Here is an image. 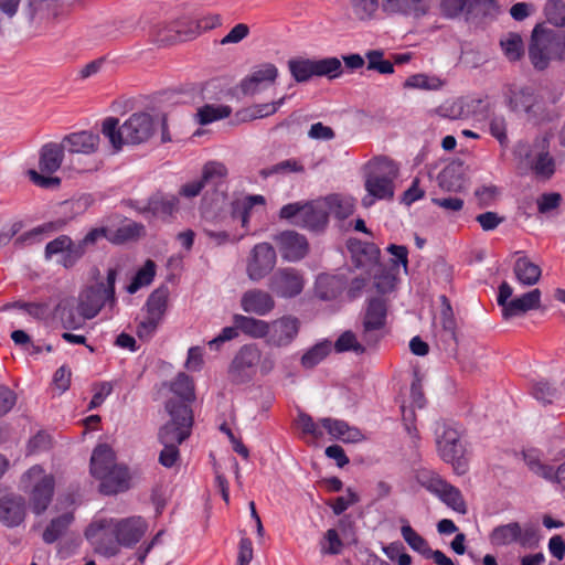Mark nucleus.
Instances as JSON below:
<instances>
[{"mask_svg":"<svg viewBox=\"0 0 565 565\" xmlns=\"http://www.w3.org/2000/svg\"><path fill=\"white\" fill-rule=\"evenodd\" d=\"M86 252L78 241H73L68 235H60L50 241L44 248L46 260L58 256L56 263L65 269H71L85 256Z\"/></svg>","mask_w":565,"mask_h":565,"instance_id":"10","label":"nucleus"},{"mask_svg":"<svg viewBox=\"0 0 565 565\" xmlns=\"http://www.w3.org/2000/svg\"><path fill=\"white\" fill-rule=\"evenodd\" d=\"M54 316L64 329H78L87 320L76 306L74 298L61 299L54 309Z\"/></svg>","mask_w":565,"mask_h":565,"instance_id":"25","label":"nucleus"},{"mask_svg":"<svg viewBox=\"0 0 565 565\" xmlns=\"http://www.w3.org/2000/svg\"><path fill=\"white\" fill-rule=\"evenodd\" d=\"M64 146L62 142H47L42 146L39 154V169L42 173L53 174L63 162Z\"/></svg>","mask_w":565,"mask_h":565,"instance_id":"26","label":"nucleus"},{"mask_svg":"<svg viewBox=\"0 0 565 565\" xmlns=\"http://www.w3.org/2000/svg\"><path fill=\"white\" fill-rule=\"evenodd\" d=\"M94 477L100 481L99 491L103 494H117L129 489L130 475L128 468L124 465L109 469L105 476L96 475Z\"/></svg>","mask_w":565,"mask_h":565,"instance_id":"21","label":"nucleus"},{"mask_svg":"<svg viewBox=\"0 0 565 565\" xmlns=\"http://www.w3.org/2000/svg\"><path fill=\"white\" fill-rule=\"evenodd\" d=\"M300 329V320L294 316H282L268 322L266 343L275 348H284L294 342Z\"/></svg>","mask_w":565,"mask_h":565,"instance_id":"15","label":"nucleus"},{"mask_svg":"<svg viewBox=\"0 0 565 565\" xmlns=\"http://www.w3.org/2000/svg\"><path fill=\"white\" fill-rule=\"evenodd\" d=\"M337 353L352 351L358 355L365 352V345L358 341L356 335L352 331H344L334 342Z\"/></svg>","mask_w":565,"mask_h":565,"instance_id":"54","label":"nucleus"},{"mask_svg":"<svg viewBox=\"0 0 565 565\" xmlns=\"http://www.w3.org/2000/svg\"><path fill=\"white\" fill-rule=\"evenodd\" d=\"M315 70L316 76L329 79L338 78L343 73L342 63L335 56L315 60Z\"/></svg>","mask_w":565,"mask_h":565,"instance_id":"44","label":"nucleus"},{"mask_svg":"<svg viewBox=\"0 0 565 565\" xmlns=\"http://www.w3.org/2000/svg\"><path fill=\"white\" fill-rule=\"evenodd\" d=\"M231 107L225 105H204L198 110V121L201 125H209L215 120L226 118L231 115Z\"/></svg>","mask_w":565,"mask_h":565,"instance_id":"51","label":"nucleus"},{"mask_svg":"<svg viewBox=\"0 0 565 565\" xmlns=\"http://www.w3.org/2000/svg\"><path fill=\"white\" fill-rule=\"evenodd\" d=\"M438 184L448 192H458L465 186L463 168L460 163L446 166L438 175Z\"/></svg>","mask_w":565,"mask_h":565,"instance_id":"32","label":"nucleus"},{"mask_svg":"<svg viewBox=\"0 0 565 565\" xmlns=\"http://www.w3.org/2000/svg\"><path fill=\"white\" fill-rule=\"evenodd\" d=\"M288 70L297 83L309 82L313 76H316L315 58H290L288 61Z\"/></svg>","mask_w":565,"mask_h":565,"instance_id":"38","label":"nucleus"},{"mask_svg":"<svg viewBox=\"0 0 565 565\" xmlns=\"http://www.w3.org/2000/svg\"><path fill=\"white\" fill-rule=\"evenodd\" d=\"M537 103V97L529 87L512 92L509 106L514 111H524L530 114Z\"/></svg>","mask_w":565,"mask_h":565,"instance_id":"41","label":"nucleus"},{"mask_svg":"<svg viewBox=\"0 0 565 565\" xmlns=\"http://www.w3.org/2000/svg\"><path fill=\"white\" fill-rule=\"evenodd\" d=\"M532 394L535 399L543 404H552L557 398V390L546 381H539L532 387Z\"/></svg>","mask_w":565,"mask_h":565,"instance_id":"61","label":"nucleus"},{"mask_svg":"<svg viewBox=\"0 0 565 565\" xmlns=\"http://www.w3.org/2000/svg\"><path fill=\"white\" fill-rule=\"evenodd\" d=\"M241 307L245 312L266 316L275 307L271 295L262 289H250L243 294Z\"/></svg>","mask_w":565,"mask_h":565,"instance_id":"23","label":"nucleus"},{"mask_svg":"<svg viewBox=\"0 0 565 565\" xmlns=\"http://www.w3.org/2000/svg\"><path fill=\"white\" fill-rule=\"evenodd\" d=\"M178 204L177 196L156 193L149 198L147 203L135 205V207L143 215L167 218L173 214Z\"/></svg>","mask_w":565,"mask_h":565,"instance_id":"22","label":"nucleus"},{"mask_svg":"<svg viewBox=\"0 0 565 565\" xmlns=\"http://www.w3.org/2000/svg\"><path fill=\"white\" fill-rule=\"evenodd\" d=\"M169 289L167 286H161L153 290L147 300V311L150 315L163 317L168 305Z\"/></svg>","mask_w":565,"mask_h":565,"instance_id":"47","label":"nucleus"},{"mask_svg":"<svg viewBox=\"0 0 565 565\" xmlns=\"http://www.w3.org/2000/svg\"><path fill=\"white\" fill-rule=\"evenodd\" d=\"M327 204L328 215L332 214L339 220H345L354 212V200L338 194L331 195L323 201Z\"/></svg>","mask_w":565,"mask_h":565,"instance_id":"39","label":"nucleus"},{"mask_svg":"<svg viewBox=\"0 0 565 565\" xmlns=\"http://www.w3.org/2000/svg\"><path fill=\"white\" fill-rule=\"evenodd\" d=\"M68 223L67 218H56L54 221H50L46 223H43L25 233L20 235L14 244L15 245H24V244H32L35 242H40L42 239V235H50L52 233L61 232L63 231Z\"/></svg>","mask_w":565,"mask_h":565,"instance_id":"30","label":"nucleus"},{"mask_svg":"<svg viewBox=\"0 0 565 565\" xmlns=\"http://www.w3.org/2000/svg\"><path fill=\"white\" fill-rule=\"evenodd\" d=\"M524 459H525V462H526L529 469L532 472H534L535 475H537L548 481L554 480L555 470L553 467L543 463L539 458H535L531 455H525Z\"/></svg>","mask_w":565,"mask_h":565,"instance_id":"62","label":"nucleus"},{"mask_svg":"<svg viewBox=\"0 0 565 565\" xmlns=\"http://www.w3.org/2000/svg\"><path fill=\"white\" fill-rule=\"evenodd\" d=\"M276 265V250L269 243L256 244L250 250L246 271L249 279L258 281L267 276Z\"/></svg>","mask_w":565,"mask_h":565,"instance_id":"14","label":"nucleus"},{"mask_svg":"<svg viewBox=\"0 0 565 565\" xmlns=\"http://www.w3.org/2000/svg\"><path fill=\"white\" fill-rule=\"evenodd\" d=\"M196 36V32L190 28L188 20L161 22L152 26L151 38L160 45H169Z\"/></svg>","mask_w":565,"mask_h":565,"instance_id":"17","label":"nucleus"},{"mask_svg":"<svg viewBox=\"0 0 565 565\" xmlns=\"http://www.w3.org/2000/svg\"><path fill=\"white\" fill-rule=\"evenodd\" d=\"M7 308H18L23 310L34 319H44L49 315V305L46 302H26V301H14L9 303Z\"/></svg>","mask_w":565,"mask_h":565,"instance_id":"60","label":"nucleus"},{"mask_svg":"<svg viewBox=\"0 0 565 565\" xmlns=\"http://www.w3.org/2000/svg\"><path fill=\"white\" fill-rule=\"evenodd\" d=\"M387 306L384 299H370L364 319L362 340L369 347H375L384 335L386 324Z\"/></svg>","mask_w":565,"mask_h":565,"instance_id":"11","label":"nucleus"},{"mask_svg":"<svg viewBox=\"0 0 565 565\" xmlns=\"http://www.w3.org/2000/svg\"><path fill=\"white\" fill-rule=\"evenodd\" d=\"M74 521L72 513H64L51 520L42 534V539L46 544H53L67 532Z\"/></svg>","mask_w":565,"mask_h":565,"instance_id":"36","label":"nucleus"},{"mask_svg":"<svg viewBox=\"0 0 565 565\" xmlns=\"http://www.w3.org/2000/svg\"><path fill=\"white\" fill-rule=\"evenodd\" d=\"M30 180L38 186L43 189H56L61 185V179L52 177L51 174L44 175L33 169L28 171Z\"/></svg>","mask_w":565,"mask_h":565,"instance_id":"63","label":"nucleus"},{"mask_svg":"<svg viewBox=\"0 0 565 565\" xmlns=\"http://www.w3.org/2000/svg\"><path fill=\"white\" fill-rule=\"evenodd\" d=\"M546 20L558 28H565V2L562 0H547L544 7Z\"/></svg>","mask_w":565,"mask_h":565,"instance_id":"55","label":"nucleus"},{"mask_svg":"<svg viewBox=\"0 0 565 565\" xmlns=\"http://www.w3.org/2000/svg\"><path fill=\"white\" fill-rule=\"evenodd\" d=\"M562 195L557 192L544 193L537 199V210L540 213L545 214L559 206Z\"/></svg>","mask_w":565,"mask_h":565,"instance_id":"64","label":"nucleus"},{"mask_svg":"<svg viewBox=\"0 0 565 565\" xmlns=\"http://www.w3.org/2000/svg\"><path fill=\"white\" fill-rule=\"evenodd\" d=\"M260 359L262 352L255 344L243 345L228 367L230 381L234 384H245L252 381Z\"/></svg>","mask_w":565,"mask_h":565,"instance_id":"12","label":"nucleus"},{"mask_svg":"<svg viewBox=\"0 0 565 565\" xmlns=\"http://www.w3.org/2000/svg\"><path fill=\"white\" fill-rule=\"evenodd\" d=\"M415 479L423 488L435 495L440 492L446 482L437 472L426 468L416 470Z\"/></svg>","mask_w":565,"mask_h":565,"instance_id":"46","label":"nucleus"},{"mask_svg":"<svg viewBox=\"0 0 565 565\" xmlns=\"http://www.w3.org/2000/svg\"><path fill=\"white\" fill-rule=\"evenodd\" d=\"M227 168L218 161H209L202 169L201 179L183 184L179 194L186 199H192L202 193L203 202L209 205H218L227 196Z\"/></svg>","mask_w":565,"mask_h":565,"instance_id":"2","label":"nucleus"},{"mask_svg":"<svg viewBox=\"0 0 565 565\" xmlns=\"http://www.w3.org/2000/svg\"><path fill=\"white\" fill-rule=\"evenodd\" d=\"M171 391L181 399L175 402H183L189 405L194 399V384L192 379L185 373H180L171 384Z\"/></svg>","mask_w":565,"mask_h":565,"instance_id":"45","label":"nucleus"},{"mask_svg":"<svg viewBox=\"0 0 565 565\" xmlns=\"http://www.w3.org/2000/svg\"><path fill=\"white\" fill-rule=\"evenodd\" d=\"M354 15L361 20L366 21L374 17L379 9V0H349Z\"/></svg>","mask_w":565,"mask_h":565,"instance_id":"56","label":"nucleus"},{"mask_svg":"<svg viewBox=\"0 0 565 565\" xmlns=\"http://www.w3.org/2000/svg\"><path fill=\"white\" fill-rule=\"evenodd\" d=\"M436 497L454 511L460 514L467 513V505L460 490L449 482H445V487H441Z\"/></svg>","mask_w":565,"mask_h":565,"instance_id":"40","label":"nucleus"},{"mask_svg":"<svg viewBox=\"0 0 565 565\" xmlns=\"http://www.w3.org/2000/svg\"><path fill=\"white\" fill-rule=\"evenodd\" d=\"M404 86L408 88L436 90L443 86V82L438 77H430L425 74H415L405 81Z\"/></svg>","mask_w":565,"mask_h":565,"instance_id":"59","label":"nucleus"},{"mask_svg":"<svg viewBox=\"0 0 565 565\" xmlns=\"http://www.w3.org/2000/svg\"><path fill=\"white\" fill-rule=\"evenodd\" d=\"M278 77V68L273 63H264L241 82V89L244 95H255L274 84Z\"/></svg>","mask_w":565,"mask_h":565,"instance_id":"18","label":"nucleus"},{"mask_svg":"<svg viewBox=\"0 0 565 565\" xmlns=\"http://www.w3.org/2000/svg\"><path fill=\"white\" fill-rule=\"evenodd\" d=\"M541 306V290L535 288L529 292L523 294L521 297L511 299L502 316L504 319L521 316L529 310L537 309Z\"/></svg>","mask_w":565,"mask_h":565,"instance_id":"27","label":"nucleus"},{"mask_svg":"<svg viewBox=\"0 0 565 565\" xmlns=\"http://www.w3.org/2000/svg\"><path fill=\"white\" fill-rule=\"evenodd\" d=\"M118 466L115 452L108 445L100 444L94 449L90 457V473L93 476H105L106 471Z\"/></svg>","mask_w":565,"mask_h":565,"instance_id":"31","label":"nucleus"},{"mask_svg":"<svg viewBox=\"0 0 565 565\" xmlns=\"http://www.w3.org/2000/svg\"><path fill=\"white\" fill-rule=\"evenodd\" d=\"M102 525L95 527L94 525H90L85 531V536L87 540L92 541L95 552L104 555L106 557L115 556L118 552V543L117 540L114 541L111 537L108 536H98L97 532L102 530Z\"/></svg>","mask_w":565,"mask_h":565,"instance_id":"35","label":"nucleus"},{"mask_svg":"<svg viewBox=\"0 0 565 565\" xmlns=\"http://www.w3.org/2000/svg\"><path fill=\"white\" fill-rule=\"evenodd\" d=\"M286 97H281L276 102L257 104L247 109H244L241 115L242 120H254L274 115L285 103Z\"/></svg>","mask_w":565,"mask_h":565,"instance_id":"43","label":"nucleus"},{"mask_svg":"<svg viewBox=\"0 0 565 565\" xmlns=\"http://www.w3.org/2000/svg\"><path fill=\"white\" fill-rule=\"evenodd\" d=\"M531 168L537 177L550 179L555 173V159L548 153V151H542L536 156Z\"/></svg>","mask_w":565,"mask_h":565,"instance_id":"53","label":"nucleus"},{"mask_svg":"<svg viewBox=\"0 0 565 565\" xmlns=\"http://www.w3.org/2000/svg\"><path fill=\"white\" fill-rule=\"evenodd\" d=\"M555 41L557 38L554 31L543 29L541 25L534 28L529 46V58L535 70L544 71L550 61L556 57Z\"/></svg>","mask_w":565,"mask_h":565,"instance_id":"9","label":"nucleus"},{"mask_svg":"<svg viewBox=\"0 0 565 565\" xmlns=\"http://www.w3.org/2000/svg\"><path fill=\"white\" fill-rule=\"evenodd\" d=\"M383 55L384 53L381 50L366 52L367 70L377 71L380 74H392L394 72V65L390 61L384 60Z\"/></svg>","mask_w":565,"mask_h":565,"instance_id":"57","label":"nucleus"},{"mask_svg":"<svg viewBox=\"0 0 565 565\" xmlns=\"http://www.w3.org/2000/svg\"><path fill=\"white\" fill-rule=\"evenodd\" d=\"M401 533L409 547L426 558L431 550L428 542L422 535H419L408 523L402 526Z\"/></svg>","mask_w":565,"mask_h":565,"instance_id":"52","label":"nucleus"},{"mask_svg":"<svg viewBox=\"0 0 565 565\" xmlns=\"http://www.w3.org/2000/svg\"><path fill=\"white\" fill-rule=\"evenodd\" d=\"M114 533L118 544L132 546L142 537L145 524L141 518L124 519L117 522Z\"/></svg>","mask_w":565,"mask_h":565,"instance_id":"24","label":"nucleus"},{"mask_svg":"<svg viewBox=\"0 0 565 565\" xmlns=\"http://www.w3.org/2000/svg\"><path fill=\"white\" fill-rule=\"evenodd\" d=\"M303 171V164L298 159L291 158L273 164L271 167L262 169L259 174L263 178H268L273 174L302 173Z\"/></svg>","mask_w":565,"mask_h":565,"instance_id":"50","label":"nucleus"},{"mask_svg":"<svg viewBox=\"0 0 565 565\" xmlns=\"http://www.w3.org/2000/svg\"><path fill=\"white\" fill-rule=\"evenodd\" d=\"M521 534V525L518 522L499 525L490 534V541L493 545L505 546L518 542Z\"/></svg>","mask_w":565,"mask_h":565,"instance_id":"37","label":"nucleus"},{"mask_svg":"<svg viewBox=\"0 0 565 565\" xmlns=\"http://www.w3.org/2000/svg\"><path fill=\"white\" fill-rule=\"evenodd\" d=\"M331 351V342L323 340L307 350L301 356V365L305 369H312L324 360Z\"/></svg>","mask_w":565,"mask_h":565,"instance_id":"42","label":"nucleus"},{"mask_svg":"<svg viewBox=\"0 0 565 565\" xmlns=\"http://www.w3.org/2000/svg\"><path fill=\"white\" fill-rule=\"evenodd\" d=\"M382 9L390 14L413 15L419 18L428 12L425 0H382Z\"/></svg>","mask_w":565,"mask_h":565,"instance_id":"29","label":"nucleus"},{"mask_svg":"<svg viewBox=\"0 0 565 565\" xmlns=\"http://www.w3.org/2000/svg\"><path fill=\"white\" fill-rule=\"evenodd\" d=\"M279 218L312 232L323 231L329 221L323 201L288 203L279 210Z\"/></svg>","mask_w":565,"mask_h":565,"instance_id":"4","label":"nucleus"},{"mask_svg":"<svg viewBox=\"0 0 565 565\" xmlns=\"http://www.w3.org/2000/svg\"><path fill=\"white\" fill-rule=\"evenodd\" d=\"M99 136L92 131L83 130L66 135L62 139L64 150L70 154H92L98 150Z\"/></svg>","mask_w":565,"mask_h":565,"instance_id":"20","label":"nucleus"},{"mask_svg":"<svg viewBox=\"0 0 565 565\" xmlns=\"http://www.w3.org/2000/svg\"><path fill=\"white\" fill-rule=\"evenodd\" d=\"M171 419L158 433L161 444L181 445L191 434L193 414L190 405L175 402L173 398L166 404Z\"/></svg>","mask_w":565,"mask_h":565,"instance_id":"6","label":"nucleus"},{"mask_svg":"<svg viewBox=\"0 0 565 565\" xmlns=\"http://www.w3.org/2000/svg\"><path fill=\"white\" fill-rule=\"evenodd\" d=\"M156 275V264L153 260L148 259L143 267H141L132 278L131 282L127 286L129 294L137 292L142 286L151 284Z\"/></svg>","mask_w":565,"mask_h":565,"instance_id":"48","label":"nucleus"},{"mask_svg":"<svg viewBox=\"0 0 565 565\" xmlns=\"http://www.w3.org/2000/svg\"><path fill=\"white\" fill-rule=\"evenodd\" d=\"M514 275L518 281L524 286L535 285L540 278L542 270L539 265L532 263L527 257H519L515 260Z\"/></svg>","mask_w":565,"mask_h":565,"instance_id":"34","label":"nucleus"},{"mask_svg":"<svg viewBox=\"0 0 565 565\" xmlns=\"http://www.w3.org/2000/svg\"><path fill=\"white\" fill-rule=\"evenodd\" d=\"M25 499L19 494H7L0 499V522L7 527H17L25 519Z\"/></svg>","mask_w":565,"mask_h":565,"instance_id":"19","label":"nucleus"},{"mask_svg":"<svg viewBox=\"0 0 565 565\" xmlns=\"http://www.w3.org/2000/svg\"><path fill=\"white\" fill-rule=\"evenodd\" d=\"M303 277L295 268H280L269 279V289L281 298H294L303 289Z\"/></svg>","mask_w":565,"mask_h":565,"instance_id":"16","label":"nucleus"},{"mask_svg":"<svg viewBox=\"0 0 565 565\" xmlns=\"http://www.w3.org/2000/svg\"><path fill=\"white\" fill-rule=\"evenodd\" d=\"M505 57L515 62L519 61L524 54V44L520 34L509 33L505 39L500 41Z\"/></svg>","mask_w":565,"mask_h":565,"instance_id":"49","label":"nucleus"},{"mask_svg":"<svg viewBox=\"0 0 565 565\" xmlns=\"http://www.w3.org/2000/svg\"><path fill=\"white\" fill-rule=\"evenodd\" d=\"M436 444L441 459L451 463L457 475L461 476L468 471V460L465 457L466 447L457 429L446 424L438 425Z\"/></svg>","mask_w":565,"mask_h":565,"instance_id":"7","label":"nucleus"},{"mask_svg":"<svg viewBox=\"0 0 565 565\" xmlns=\"http://www.w3.org/2000/svg\"><path fill=\"white\" fill-rule=\"evenodd\" d=\"M233 323L244 334L254 339L266 338L268 333V322L253 317L234 315Z\"/></svg>","mask_w":565,"mask_h":565,"instance_id":"33","label":"nucleus"},{"mask_svg":"<svg viewBox=\"0 0 565 565\" xmlns=\"http://www.w3.org/2000/svg\"><path fill=\"white\" fill-rule=\"evenodd\" d=\"M117 279V269L107 270L106 282L99 281L95 285L84 288L78 295V309L85 319L95 318L105 306L113 308L116 303L115 284Z\"/></svg>","mask_w":565,"mask_h":565,"instance_id":"5","label":"nucleus"},{"mask_svg":"<svg viewBox=\"0 0 565 565\" xmlns=\"http://www.w3.org/2000/svg\"><path fill=\"white\" fill-rule=\"evenodd\" d=\"M23 482H34L31 491V504L35 514H42L50 505L54 493V478L51 475H44L41 466L31 467L22 477Z\"/></svg>","mask_w":565,"mask_h":565,"instance_id":"8","label":"nucleus"},{"mask_svg":"<svg viewBox=\"0 0 565 565\" xmlns=\"http://www.w3.org/2000/svg\"><path fill=\"white\" fill-rule=\"evenodd\" d=\"M320 424L333 438L343 443H358L363 439V434L356 427H351L347 422L333 418H321Z\"/></svg>","mask_w":565,"mask_h":565,"instance_id":"28","label":"nucleus"},{"mask_svg":"<svg viewBox=\"0 0 565 565\" xmlns=\"http://www.w3.org/2000/svg\"><path fill=\"white\" fill-rule=\"evenodd\" d=\"M274 243L281 258L287 262H299L309 252V243L305 235L296 231H282L274 236Z\"/></svg>","mask_w":565,"mask_h":565,"instance_id":"13","label":"nucleus"},{"mask_svg":"<svg viewBox=\"0 0 565 565\" xmlns=\"http://www.w3.org/2000/svg\"><path fill=\"white\" fill-rule=\"evenodd\" d=\"M154 117L146 111L131 114L122 125L116 117H107L102 125L103 135L109 140L115 151L121 150L124 145L137 146L150 140L156 130Z\"/></svg>","mask_w":565,"mask_h":565,"instance_id":"1","label":"nucleus"},{"mask_svg":"<svg viewBox=\"0 0 565 565\" xmlns=\"http://www.w3.org/2000/svg\"><path fill=\"white\" fill-rule=\"evenodd\" d=\"M369 172L365 179L367 195L362 199V205L370 207L374 200H392L394 196V180L397 168L385 157L375 158L367 164Z\"/></svg>","mask_w":565,"mask_h":565,"instance_id":"3","label":"nucleus"},{"mask_svg":"<svg viewBox=\"0 0 565 565\" xmlns=\"http://www.w3.org/2000/svg\"><path fill=\"white\" fill-rule=\"evenodd\" d=\"M266 200L263 195L253 194L232 202V215L236 217L237 214H247L250 216L252 209L259 204L264 205Z\"/></svg>","mask_w":565,"mask_h":565,"instance_id":"58","label":"nucleus"}]
</instances>
